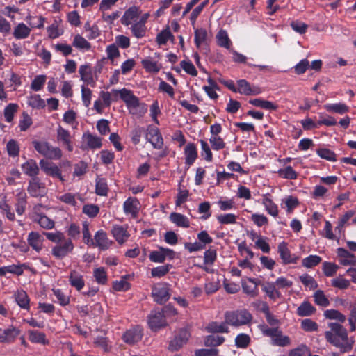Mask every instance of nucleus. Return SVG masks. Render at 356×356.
I'll return each instance as SVG.
<instances>
[{
  "mask_svg": "<svg viewBox=\"0 0 356 356\" xmlns=\"http://www.w3.org/2000/svg\"><path fill=\"white\" fill-rule=\"evenodd\" d=\"M111 94L114 101L118 99L119 95L129 108H139V114L141 116L147 111V105L145 103L140 104L138 97L134 95L131 90L126 88L121 90L113 89L111 93L101 91L99 96L102 99L104 104L107 107L110 106L112 102Z\"/></svg>",
  "mask_w": 356,
  "mask_h": 356,
  "instance_id": "f257e3e1",
  "label": "nucleus"
},
{
  "mask_svg": "<svg viewBox=\"0 0 356 356\" xmlns=\"http://www.w3.org/2000/svg\"><path fill=\"white\" fill-rule=\"evenodd\" d=\"M328 327L330 330L325 332L327 341L339 348L343 353L350 351L353 349V343L348 341L347 330L338 323H330Z\"/></svg>",
  "mask_w": 356,
  "mask_h": 356,
  "instance_id": "f03ea898",
  "label": "nucleus"
},
{
  "mask_svg": "<svg viewBox=\"0 0 356 356\" xmlns=\"http://www.w3.org/2000/svg\"><path fill=\"white\" fill-rule=\"evenodd\" d=\"M252 320V315L246 309L227 311L225 313V323L233 327L248 325Z\"/></svg>",
  "mask_w": 356,
  "mask_h": 356,
  "instance_id": "7ed1b4c3",
  "label": "nucleus"
},
{
  "mask_svg": "<svg viewBox=\"0 0 356 356\" xmlns=\"http://www.w3.org/2000/svg\"><path fill=\"white\" fill-rule=\"evenodd\" d=\"M259 329L264 336L271 338V345L285 347L291 343L290 338L284 335L281 330L278 327H269L266 325H259Z\"/></svg>",
  "mask_w": 356,
  "mask_h": 356,
  "instance_id": "20e7f679",
  "label": "nucleus"
},
{
  "mask_svg": "<svg viewBox=\"0 0 356 356\" xmlns=\"http://www.w3.org/2000/svg\"><path fill=\"white\" fill-rule=\"evenodd\" d=\"M34 149L43 156L58 160L62 157V151L59 147H53L47 141L33 140L32 142Z\"/></svg>",
  "mask_w": 356,
  "mask_h": 356,
  "instance_id": "39448f33",
  "label": "nucleus"
},
{
  "mask_svg": "<svg viewBox=\"0 0 356 356\" xmlns=\"http://www.w3.org/2000/svg\"><path fill=\"white\" fill-rule=\"evenodd\" d=\"M170 285L167 282L158 283L152 288V296L154 302L165 304L170 298Z\"/></svg>",
  "mask_w": 356,
  "mask_h": 356,
  "instance_id": "423d86ee",
  "label": "nucleus"
},
{
  "mask_svg": "<svg viewBox=\"0 0 356 356\" xmlns=\"http://www.w3.org/2000/svg\"><path fill=\"white\" fill-rule=\"evenodd\" d=\"M74 248V245L71 239L62 240L61 242L57 243L52 247L51 253L56 259H63L72 254Z\"/></svg>",
  "mask_w": 356,
  "mask_h": 356,
  "instance_id": "0eeeda50",
  "label": "nucleus"
},
{
  "mask_svg": "<svg viewBox=\"0 0 356 356\" xmlns=\"http://www.w3.org/2000/svg\"><path fill=\"white\" fill-rule=\"evenodd\" d=\"M145 138L152 144L154 149H162L163 146V138L159 128L156 127L152 124L147 126Z\"/></svg>",
  "mask_w": 356,
  "mask_h": 356,
  "instance_id": "6e6552de",
  "label": "nucleus"
},
{
  "mask_svg": "<svg viewBox=\"0 0 356 356\" xmlns=\"http://www.w3.org/2000/svg\"><path fill=\"white\" fill-rule=\"evenodd\" d=\"M27 191L31 197H42L46 195L47 191L45 184L39 177H35L29 181Z\"/></svg>",
  "mask_w": 356,
  "mask_h": 356,
  "instance_id": "1a4fd4ad",
  "label": "nucleus"
},
{
  "mask_svg": "<svg viewBox=\"0 0 356 356\" xmlns=\"http://www.w3.org/2000/svg\"><path fill=\"white\" fill-rule=\"evenodd\" d=\"M190 337L188 331L182 328L180 329L174 339L169 343L168 350L175 352L179 350L184 344L186 343Z\"/></svg>",
  "mask_w": 356,
  "mask_h": 356,
  "instance_id": "9d476101",
  "label": "nucleus"
},
{
  "mask_svg": "<svg viewBox=\"0 0 356 356\" xmlns=\"http://www.w3.org/2000/svg\"><path fill=\"white\" fill-rule=\"evenodd\" d=\"M277 252L282 263L285 265L290 264H296L300 259L299 256L291 253V251L288 248V244L284 241L279 243Z\"/></svg>",
  "mask_w": 356,
  "mask_h": 356,
  "instance_id": "9b49d317",
  "label": "nucleus"
},
{
  "mask_svg": "<svg viewBox=\"0 0 356 356\" xmlns=\"http://www.w3.org/2000/svg\"><path fill=\"white\" fill-rule=\"evenodd\" d=\"M20 333V330L12 325L5 329L0 327V342L8 344L13 343Z\"/></svg>",
  "mask_w": 356,
  "mask_h": 356,
  "instance_id": "f8f14e48",
  "label": "nucleus"
},
{
  "mask_svg": "<svg viewBox=\"0 0 356 356\" xmlns=\"http://www.w3.org/2000/svg\"><path fill=\"white\" fill-rule=\"evenodd\" d=\"M237 83V92L246 96L257 95L262 92L260 87L257 86H252L245 79H239Z\"/></svg>",
  "mask_w": 356,
  "mask_h": 356,
  "instance_id": "ddd939ff",
  "label": "nucleus"
},
{
  "mask_svg": "<svg viewBox=\"0 0 356 356\" xmlns=\"http://www.w3.org/2000/svg\"><path fill=\"white\" fill-rule=\"evenodd\" d=\"M56 139L58 143L65 147L69 152L73 151L74 147L70 132L60 125H58L56 130Z\"/></svg>",
  "mask_w": 356,
  "mask_h": 356,
  "instance_id": "4468645a",
  "label": "nucleus"
},
{
  "mask_svg": "<svg viewBox=\"0 0 356 356\" xmlns=\"http://www.w3.org/2000/svg\"><path fill=\"white\" fill-rule=\"evenodd\" d=\"M143 336V329L140 325H136L127 330L122 335L123 341L128 344H134L141 340Z\"/></svg>",
  "mask_w": 356,
  "mask_h": 356,
  "instance_id": "2eb2a0df",
  "label": "nucleus"
},
{
  "mask_svg": "<svg viewBox=\"0 0 356 356\" xmlns=\"http://www.w3.org/2000/svg\"><path fill=\"white\" fill-rule=\"evenodd\" d=\"M148 325L149 328L156 332L167 325L165 317L163 315V312H156L154 314H151L148 316Z\"/></svg>",
  "mask_w": 356,
  "mask_h": 356,
  "instance_id": "dca6fc26",
  "label": "nucleus"
},
{
  "mask_svg": "<svg viewBox=\"0 0 356 356\" xmlns=\"http://www.w3.org/2000/svg\"><path fill=\"white\" fill-rule=\"evenodd\" d=\"M140 202L135 197H128L123 203V211L126 215L136 218L139 213Z\"/></svg>",
  "mask_w": 356,
  "mask_h": 356,
  "instance_id": "f3484780",
  "label": "nucleus"
},
{
  "mask_svg": "<svg viewBox=\"0 0 356 356\" xmlns=\"http://www.w3.org/2000/svg\"><path fill=\"white\" fill-rule=\"evenodd\" d=\"M44 238L43 234H40L38 232H31L27 236V243L31 248L36 252L39 253L43 249V243Z\"/></svg>",
  "mask_w": 356,
  "mask_h": 356,
  "instance_id": "a211bd4d",
  "label": "nucleus"
},
{
  "mask_svg": "<svg viewBox=\"0 0 356 356\" xmlns=\"http://www.w3.org/2000/svg\"><path fill=\"white\" fill-rule=\"evenodd\" d=\"M338 261L342 266H350L356 264V257L343 248H338L336 250Z\"/></svg>",
  "mask_w": 356,
  "mask_h": 356,
  "instance_id": "6ab92c4d",
  "label": "nucleus"
},
{
  "mask_svg": "<svg viewBox=\"0 0 356 356\" xmlns=\"http://www.w3.org/2000/svg\"><path fill=\"white\" fill-rule=\"evenodd\" d=\"M111 233L119 244H123L130 236L127 231V226L115 225L112 227Z\"/></svg>",
  "mask_w": 356,
  "mask_h": 356,
  "instance_id": "aec40b11",
  "label": "nucleus"
},
{
  "mask_svg": "<svg viewBox=\"0 0 356 356\" xmlns=\"http://www.w3.org/2000/svg\"><path fill=\"white\" fill-rule=\"evenodd\" d=\"M94 247H98L100 250H105L108 249L111 245L110 241L107 237L106 232L102 229L98 230L94 236Z\"/></svg>",
  "mask_w": 356,
  "mask_h": 356,
  "instance_id": "412c9836",
  "label": "nucleus"
},
{
  "mask_svg": "<svg viewBox=\"0 0 356 356\" xmlns=\"http://www.w3.org/2000/svg\"><path fill=\"white\" fill-rule=\"evenodd\" d=\"M185 163L188 166L192 165L197 159V149L195 143H189L184 147Z\"/></svg>",
  "mask_w": 356,
  "mask_h": 356,
  "instance_id": "4be33fe9",
  "label": "nucleus"
},
{
  "mask_svg": "<svg viewBox=\"0 0 356 356\" xmlns=\"http://www.w3.org/2000/svg\"><path fill=\"white\" fill-rule=\"evenodd\" d=\"M140 12L139 8L133 6L129 8L121 17V23L124 26H129L132 22H134L136 18L140 15Z\"/></svg>",
  "mask_w": 356,
  "mask_h": 356,
  "instance_id": "5701e85b",
  "label": "nucleus"
},
{
  "mask_svg": "<svg viewBox=\"0 0 356 356\" xmlns=\"http://www.w3.org/2000/svg\"><path fill=\"white\" fill-rule=\"evenodd\" d=\"M23 172L31 178L38 177L40 168L34 159H29L22 165Z\"/></svg>",
  "mask_w": 356,
  "mask_h": 356,
  "instance_id": "b1692460",
  "label": "nucleus"
},
{
  "mask_svg": "<svg viewBox=\"0 0 356 356\" xmlns=\"http://www.w3.org/2000/svg\"><path fill=\"white\" fill-rule=\"evenodd\" d=\"M261 289L266 296L273 301L282 297V293L276 289V284L275 282H267L262 284Z\"/></svg>",
  "mask_w": 356,
  "mask_h": 356,
  "instance_id": "393cba45",
  "label": "nucleus"
},
{
  "mask_svg": "<svg viewBox=\"0 0 356 356\" xmlns=\"http://www.w3.org/2000/svg\"><path fill=\"white\" fill-rule=\"evenodd\" d=\"M248 102L256 107L270 111H275L278 108V106L276 104L261 98L250 99Z\"/></svg>",
  "mask_w": 356,
  "mask_h": 356,
  "instance_id": "a878e982",
  "label": "nucleus"
},
{
  "mask_svg": "<svg viewBox=\"0 0 356 356\" xmlns=\"http://www.w3.org/2000/svg\"><path fill=\"white\" fill-rule=\"evenodd\" d=\"M324 108L330 113H337L339 115H343L349 112L350 108L345 103H332L326 104L324 106Z\"/></svg>",
  "mask_w": 356,
  "mask_h": 356,
  "instance_id": "bb28decb",
  "label": "nucleus"
},
{
  "mask_svg": "<svg viewBox=\"0 0 356 356\" xmlns=\"http://www.w3.org/2000/svg\"><path fill=\"white\" fill-rule=\"evenodd\" d=\"M70 285L80 291L85 286L83 276L76 270H72L69 276Z\"/></svg>",
  "mask_w": 356,
  "mask_h": 356,
  "instance_id": "cd10ccee",
  "label": "nucleus"
},
{
  "mask_svg": "<svg viewBox=\"0 0 356 356\" xmlns=\"http://www.w3.org/2000/svg\"><path fill=\"white\" fill-rule=\"evenodd\" d=\"M27 204V196L25 192L20 191L16 195V203L15 204L16 212L22 216L26 210Z\"/></svg>",
  "mask_w": 356,
  "mask_h": 356,
  "instance_id": "c85d7f7f",
  "label": "nucleus"
},
{
  "mask_svg": "<svg viewBox=\"0 0 356 356\" xmlns=\"http://www.w3.org/2000/svg\"><path fill=\"white\" fill-rule=\"evenodd\" d=\"M31 29L24 23H19L14 29L13 35L17 40L25 39L28 38L31 33Z\"/></svg>",
  "mask_w": 356,
  "mask_h": 356,
  "instance_id": "c756f323",
  "label": "nucleus"
},
{
  "mask_svg": "<svg viewBox=\"0 0 356 356\" xmlns=\"http://www.w3.org/2000/svg\"><path fill=\"white\" fill-rule=\"evenodd\" d=\"M15 299L17 304L22 308L26 310L30 309V299L24 290L17 291L15 293Z\"/></svg>",
  "mask_w": 356,
  "mask_h": 356,
  "instance_id": "7c9ffc66",
  "label": "nucleus"
},
{
  "mask_svg": "<svg viewBox=\"0 0 356 356\" xmlns=\"http://www.w3.org/2000/svg\"><path fill=\"white\" fill-rule=\"evenodd\" d=\"M28 334L29 339L31 343L42 345L49 344V341L46 339V334L44 332L31 330L28 331Z\"/></svg>",
  "mask_w": 356,
  "mask_h": 356,
  "instance_id": "2f4dec72",
  "label": "nucleus"
},
{
  "mask_svg": "<svg viewBox=\"0 0 356 356\" xmlns=\"http://www.w3.org/2000/svg\"><path fill=\"white\" fill-rule=\"evenodd\" d=\"M316 308L309 302L304 301L297 308L296 314L299 316H309L316 312Z\"/></svg>",
  "mask_w": 356,
  "mask_h": 356,
  "instance_id": "473e14b6",
  "label": "nucleus"
},
{
  "mask_svg": "<svg viewBox=\"0 0 356 356\" xmlns=\"http://www.w3.org/2000/svg\"><path fill=\"white\" fill-rule=\"evenodd\" d=\"M226 323H218V322L213 321L209 323L206 327L205 330L209 333H228L229 328L226 325Z\"/></svg>",
  "mask_w": 356,
  "mask_h": 356,
  "instance_id": "72a5a7b5",
  "label": "nucleus"
},
{
  "mask_svg": "<svg viewBox=\"0 0 356 356\" xmlns=\"http://www.w3.org/2000/svg\"><path fill=\"white\" fill-rule=\"evenodd\" d=\"M170 220L178 227L187 228L190 226L188 218L179 213H172L170 215Z\"/></svg>",
  "mask_w": 356,
  "mask_h": 356,
  "instance_id": "f704fd0d",
  "label": "nucleus"
},
{
  "mask_svg": "<svg viewBox=\"0 0 356 356\" xmlns=\"http://www.w3.org/2000/svg\"><path fill=\"white\" fill-rule=\"evenodd\" d=\"M225 341V338L218 335H208L204 339V344L207 347H216L222 345Z\"/></svg>",
  "mask_w": 356,
  "mask_h": 356,
  "instance_id": "c9c22d12",
  "label": "nucleus"
},
{
  "mask_svg": "<svg viewBox=\"0 0 356 356\" xmlns=\"http://www.w3.org/2000/svg\"><path fill=\"white\" fill-rule=\"evenodd\" d=\"M216 40L218 46L226 49H229L232 45V42L228 36L227 31L224 29H220L216 35Z\"/></svg>",
  "mask_w": 356,
  "mask_h": 356,
  "instance_id": "e433bc0d",
  "label": "nucleus"
},
{
  "mask_svg": "<svg viewBox=\"0 0 356 356\" xmlns=\"http://www.w3.org/2000/svg\"><path fill=\"white\" fill-rule=\"evenodd\" d=\"M194 29V42L195 46L199 48L207 40V31L203 28Z\"/></svg>",
  "mask_w": 356,
  "mask_h": 356,
  "instance_id": "4c0bfd02",
  "label": "nucleus"
},
{
  "mask_svg": "<svg viewBox=\"0 0 356 356\" xmlns=\"http://www.w3.org/2000/svg\"><path fill=\"white\" fill-rule=\"evenodd\" d=\"M87 145L92 149H99L102 146V138L90 133L84 135Z\"/></svg>",
  "mask_w": 356,
  "mask_h": 356,
  "instance_id": "58836bf2",
  "label": "nucleus"
},
{
  "mask_svg": "<svg viewBox=\"0 0 356 356\" xmlns=\"http://www.w3.org/2000/svg\"><path fill=\"white\" fill-rule=\"evenodd\" d=\"M235 346L238 348H247L251 342V338L248 334L240 333L235 338Z\"/></svg>",
  "mask_w": 356,
  "mask_h": 356,
  "instance_id": "ea45409f",
  "label": "nucleus"
},
{
  "mask_svg": "<svg viewBox=\"0 0 356 356\" xmlns=\"http://www.w3.org/2000/svg\"><path fill=\"white\" fill-rule=\"evenodd\" d=\"M262 203L268 214L273 217L278 216V207L270 198L264 197Z\"/></svg>",
  "mask_w": 356,
  "mask_h": 356,
  "instance_id": "a19ab883",
  "label": "nucleus"
},
{
  "mask_svg": "<svg viewBox=\"0 0 356 356\" xmlns=\"http://www.w3.org/2000/svg\"><path fill=\"white\" fill-rule=\"evenodd\" d=\"M172 268L171 264L159 266L151 269V276L152 277L161 278L167 275Z\"/></svg>",
  "mask_w": 356,
  "mask_h": 356,
  "instance_id": "79ce46f5",
  "label": "nucleus"
},
{
  "mask_svg": "<svg viewBox=\"0 0 356 356\" xmlns=\"http://www.w3.org/2000/svg\"><path fill=\"white\" fill-rule=\"evenodd\" d=\"M317 155L328 161L334 162L337 161L336 154L327 148H318L316 150Z\"/></svg>",
  "mask_w": 356,
  "mask_h": 356,
  "instance_id": "37998d69",
  "label": "nucleus"
},
{
  "mask_svg": "<svg viewBox=\"0 0 356 356\" xmlns=\"http://www.w3.org/2000/svg\"><path fill=\"white\" fill-rule=\"evenodd\" d=\"M170 37H172V33H171L169 26H167L165 29L162 30L157 34L156 42L160 46L165 45L167 44Z\"/></svg>",
  "mask_w": 356,
  "mask_h": 356,
  "instance_id": "c03bdc74",
  "label": "nucleus"
},
{
  "mask_svg": "<svg viewBox=\"0 0 356 356\" xmlns=\"http://www.w3.org/2000/svg\"><path fill=\"white\" fill-rule=\"evenodd\" d=\"M18 105L14 103L8 104L4 108L3 115L7 122H11L13 120L14 115L18 109Z\"/></svg>",
  "mask_w": 356,
  "mask_h": 356,
  "instance_id": "a18cd8bd",
  "label": "nucleus"
},
{
  "mask_svg": "<svg viewBox=\"0 0 356 356\" xmlns=\"http://www.w3.org/2000/svg\"><path fill=\"white\" fill-rule=\"evenodd\" d=\"M322 259L318 255H309L302 260V265L307 268H311L318 265Z\"/></svg>",
  "mask_w": 356,
  "mask_h": 356,
  "instance_id": "49530a36",
  "label": "nucleus"
},
{
  "mask_svg": "<svg viewBox=\"0 0 356 356\" xmlns=\"http://www.w3.org/2000/svg\"><path fill=\"white\" fill-rule=\"evenodd\" d=\"M201 145V156L207 162H211L213 161V153L211 149L206 140H200Z\"/></svg>",
  "mask_w": 356,
  "mask_h": 356,
  "instance_id": "de8ad7c7",
  "label": "nucleus"
},
{
  "mask_svg": "<svg viewBox=\"0 0 356 356\" xmlns=\"http://www.w3.org/2000/svg\"><path fill=\"white\" fill-rule=\"evenodd\" d=\"M314 302L319 306L326 307L329 306L330 301L328 298L324 294V292L322 290H317L314 293Z\"/></svg>",
  "mask_w": 356,
  "mask_h": 356,
  "instance_id": "09e8293b",
  "label": "nucleus"
},
{
  "mask_svg": "<svg viewBox=\"0 0 356 356\" xmlns=\"http://www.w3.org/2000/svg\"><path fill=\"white\" fill-rule=\"evenodd\" d=\"M6 150L9 156L16 157L19 154V145L17 141L11 139L6 144Z\"/></svg>",
  "mask_w": 356,
  "mask_h": 356,
  "instance_id": "8fccbe9b",
  "label": "nucleus"
},
{
  "mask_svg": "<svg viewBox=\"0 0 356 356\" xmlns=\"http://www.w3.org/2000/svg\"><path fill=\"white\" fill-rule=\"evenodd\" d=\"M277 173L280 177L286 179L294 180L298 177V173L289 165L283 169H280Z\"/></svg>",
  "mask_w": 356,
  "mask_h": 356,
  "instance_id": "3c124183",
  "label": "nucleus"
},
{
  "mask_svg": "<svg viewBox=\"0 0 356 356\" xmlns=\"http://www.w3.org/2000/svg\"><path fill=\"white\" fill-rule=\"evenodd\" d=\"M28 104L33 108L41 109L46 106L45 102L40 95H33L29 98Z\"/></svg>",
  "mask_w": 356,
  "mask_h": 356,
  "instance_id": "603ef678",
  "label": "nucleus"
},
{
  "mask_svg": "<svg viewBox=\"0 0 356 356\" xmlns=\"http://www.w3.org/2000/svg\"><path fill=\"white\" fill-rule=\"evenodd\" d=\"M93 275L96 282L99 284H106L108 281L107 273L104 268H97L94 270Z\"/></svg>",
  "mask_w": 356,
  "mask_h": 356,
  "instance_id": "864d4df0",
  "label": "nucleus"
},
{
  "mask_svg": "<svg viewBox=\"0 0 356 356\" xmlns=\"http://www.w3.org/2000/svg\"><path fill=\"white\" fill-rule=\"evenodd\" d=\"M46 75L41 74L35 76L31 84V90L35 92L41 90L46 82Z\"/></svg>",
  "mask_w": 356,
  "mask_h": 356,
  "instance_id": "5fc2aeb1",
  "label": "nucleus"
},
{
  "mask_svg": "<svg viewBox=\"0 0 356 356\" xmlns=\"http://www.w3.org/2000/svg\"><path fill=\"white\" fill-rule=\"evenodd\" d=\"M128 275L122 277L119 281L113 283V289L115 291H127L131 289V284L125 279Z\"/></svg>",
  "mask_w": 356,
  "mask_h": 356,
  "instance_id": "6e6d98bb",
  "label": "nucleus"
},
{
  "mask_svg": "<svg viewBox=\"0 0 356 356\" xmlns=\"http://www.w3.org/2000/svg\"><path fill=\"white\" fill-rule=\"evenodd\" d=\"M339 269V266L332 262L324 261L322 265V270L326 277H332Z\"/></svg>",
  "mask_w": 356,
  "mask_h": 356,
  "instance_id": "4d7b16f0",
  "label": "nucleus"
},
{
  "mask_svg": "<svg viewBox=\"0 0 356 356\" xmlns=\"http://www.w3.org/2000/svg\"><path fill=\"white\" fill-rule=\"evenodd\" d=\"M331 285L333 287L343 290L347 289L350 285V281L342 276L337 277L331 280Z\"/></svg>",
  "mask_w": 356,
  "mask_h": 356,
  "instance_id": "13d9d810",
  "label": "nucleus"
},
{
  "mask_svg": "<svg viewBox=\"0 0 356 356\" xmlns=\"http://www.w3.org/2000/svg\"><path fill=\"white\" fill-rule=\"evenodd\" d=\"M141 64L147 72L157 73L161 69L157 63L151 59H143L141 61Z\"/></svg>",
  "mask_w": 356,
  "mask_h": 356,
  "instance_id": "bf43d9fd",
  "label": "nucleus"
},
{
  "mask_svg": "<svg viewBox=\"0 0 356 356\" xmlns=\"http://www.w3.org/2000/svg\"><path fill=\"white\" fill-rule=\"evenodd\" d=\"M108 186L104 179H97L95 183V193L100 196H106L108 193Z\"/></svg>",
  "mask_w": 356,
  "mask_h": 356,
  "instance_id": "052dcab7",
  "label": "nucleus"
},
{
  "mask_svg": "<svg viewBox=\"0 0 356 356\" xmlns=\"http://www.w3.org/2000/svg\"><path fill=\"white\" fill-rule=\"evenodd\" d=\"M131 30L133 35L137 38L144 37L146 33L145 25L138 22L131 25Z\"/></svg>",
  "mask_w": 356,
  "mask_h": 356,
  "instance_id": "680f3d73",
  "label": "nucleus"
},
{
  "mask_svg": "<svg viewBox=\"0 0 356 356\" xmlns=\"http://www.w3.org/2000/svg\"><path fill=\"white\" fill-rule=\"evenodd\" d=\"M300 280L305 287H309L310 289H314L318 287L316 281L309 274L305 273L300 276Z\"/></svg>",
  "mask_w": 356,
  "mask_h": 356,
  "instance_id": "e2e57ef3",
  "label": "nucleus"
},
{
  "mask_svg": "<svg viewBox=\"0 0 356 356\" xmlns=\"http://www.w3.org/2000/svg\"><path fill=\"white\" fill-rule=\"evenodd\" d=\"M216 218L222 225H231L236 222V216L234 213L220 214L217 216Z\"/></svg>",
  "mask_w": 356,
  "mask_h": 356,
  "instance_id": "0e129e2a",
  "label": "nucleus"
},
{
  "mask_svg": "<svg viewBox=\"0 0 356 356\" xmlns=\"http://www.w3.org/2000/svg\"><path fill=\"white\" fill-rule=\"evenodd\" d=\"M79 72L82 81L88 83H89L90 81H92V72L89 65H81Z\"/></svg>",
  "mask_w": 356,
  "mask_h": 356,
  "instance_id": "69168bd1",
  "label": "nucleus"
},
{
  "mask_svg": "<svg viewBox=\"0 0 356 356\" xmlns=\"http://www.w3.org/2000/svg\"><path fill=\"white\" fill-rule=\"evenodd\" d=\"M72 45L78 49H89L90 48V44L79 34L74 36Z\"/></svg>",
  "mask_w": 356,
  "mask_h": 356,
  "instance_id": "338daca9",
  "label": "nucleus"
},
{
  "mask_svg": "<svg viewBox=\"0 0 356 356\" xmlns=\"http://www.w3.org/2000/svg\"><path fill=\"white\" fill-rule=\"evenodd\" d=\"M38 222L40 226L46 229H51L55 226V222L53 220L48 218L47 216L43 214L38 215Z\"/></svg>",
  "mask_w": 356,
  "mask_h": 356,
  "instance_id": "774afa93",
  "label": "nucleus"
}]
</instances>
